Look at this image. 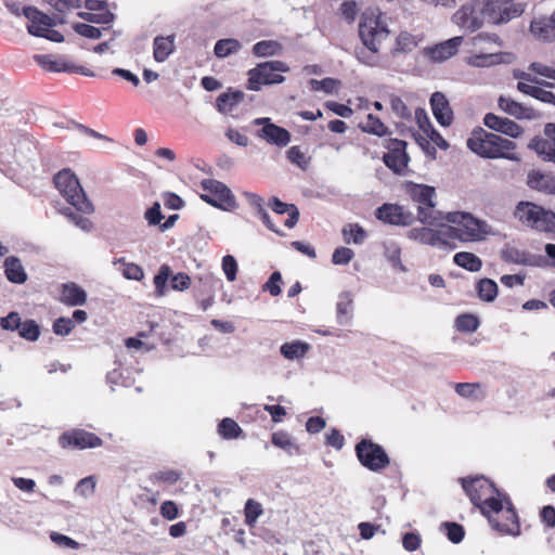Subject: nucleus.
<instances>
[{"label":"nucleus","mask_w":555,"mask_h":555,"mask_svg":"<svg viewBox=\"0 0 555 555\" xmlns=\"http://www.w3.org/2000/svg\"><path fill=\"white\" fill-rule=\"evenodd\" d=\"M356 57L367 66L374 67L379 64L378 50H369L365 46L356 49Z\"/></svg>","instance_id":"5fc2aeb1"},{"label":"nucleus","mask_w":555,"mask_h":555,"mask_svg":"<svg viewBox=\"0 0 555 555\" xmlns=\"http://www.w3.org/2000/svg\"><path fill=\"white\" fill-rule=\"evenodd\" d=\"M243 99V93L241 91L232 92V93H222L217 99V109L220 113H229L232 108L240 103Z\"/></svg>","instance_id":"49530a36"},{"label":"nucleus","mask_w":555,"mask_h":555,"mask_svg":"<svg viewBox=\"0 0 555 555\" xmlns=\"http://www.w3.org/2000/svg\"><path fill=\"white\" fill-rule=\"evenodd\" d=\"M383 159L385 165L396 172L401 171L408 165L406 153L388 152L384 155Z\"/></svg>","instance_id":"3c124183"},{"label":"nucleus","mask_w":555,"mask_h":555,"mask_svg":"<svg viewBox=\"0 0 555 555\" xmlns=\"http://www.w3.org/2000/svg\"><path fill=\"white\" fill-rule=\"evenodd\" d=\"M218 434L225 440H232L241 437L243 429L233 418L225 417L218 425Z\"/></svg>","instance_id":"ea45409f"},{"label":"nucleus","mask_w":555,"mask_h":555,"mask_svg":"<svg viewBox=\"0 0 555 555\" xmlns=\"http://www.w3.org/2000/svg\"><path fill=\"white\" fill-rule=\"evenodd\" d=\"M467 147L482 158H490L493 153L491 152L490 132L482 128L475 129L466 142Z\"/></svg>","instance_id":"6ab92c4d"},{"label":"nucleus","mask_w":555,"mask_h":555,"mask_svg":"<svg viewBox=\"0 0 555 555\" xmlns=\"http://www.w3.org/2000/svg\"><path fill=\"white\" fill-rule=\"evenodd\" d=\"M289 67L282 61H269L258 64L248 72L247 88L259 91L264 85L282 83L285 78L281 73H286Z\"/></svg>","instance_id":"20e7f679"},{"label":"nucleus","mask_w":555,"mask_h":555,"mask_svg":"<svg viewBox=\"0 0 555 555\" xmlns=\"http://www.w3.org/2000/svg\"><path fill=\"white\" fill-rule=\"evenodd\" d=\"M283 47L275 40H262L253 47V52L258 57L280 55Z\"/></svg>","instance_id":"58836bf2"},{"label":"nucleus","mask_w":555,"mask_h":555,"mask_svg":"<svg viewBox=\"0 0 555 555\" xmlns=\"http://www.w3.org/2000/svg\"><path fill=\"white\" fill-rule=\"evenodd\" d=\"M64 216L69 222L80 228L83 231H89L92 228V221L87 215L94 210H62Z\"/></svg>","instance_id":"c03bdc74"},{"label":"nucleus","mask_w":555,"mask_h":555,"mask_svg":"<svg viewBox=\"0 0 555 555\" xmlns=\"http://www.w3.org/2000/svg\"><path fill=\"white\" fill-rule=\"evenodd\" d=\"M483 11L485 21L501 25L520 16L524 13L522 4L513 0H477Z\"/></svg>","instance_id":"39448f33"},{"label":"nucleus","mask_w":555,"mask_h":555,"mask_svg":"<svg viewBox=\"0 0 555 555\" xmlns=\"http://www.w3.org/2000/svg\"><path fill=\"white\" fill-rule=\"evenodd\" d=\"M388 29L374 11L365 12L359 24V35L369 50H379V44L388 37Z\"/></svg>","instance_id":"0eeeda50"},{"label":"nucleus","mask_w":555,"mask_h":555,"mask_svg":"<svg viewBox=\"0 0 555 555\" xmlns=\"http://www.w3.org/2000/svg\"><path fill=\"white\" fill-rule=\"evenodd\" d=\"M478 297L487 302H492L498 296V284L491 279H481L476 286Z\"/></svg>","instance_id":"79ce46f5"},{"label":"nucleus","mask_w":555,"mask_h":555,"mask_svg":"<svg viewBox=\"0 0 555 555\" xmlns=\"http://www.w3.org/2000/svg\"><path fill=\"white\" fill-rule=\"evenodd\" d=\"M353 257L354 253L352 249L348 247H338L332 255V262L338 266L348 264Z\"/></svg>","instance_id":"680f3d73"},{"label":"nucleus","mask_w":555,"mask_h":555,"mask_svg":"<svg viewBox=\"0 0 555 555\" xmlns=\"http://www.w3.org/2000/svg\"><path fill=\"white\" fill-rule=\"evenodd\" d=\"M282 275L279 271H274L263 285V291L269 292L271 296L281 294Z\"/></svg>","instance_id":"338daca9"},{"label":"nucleus","mask_w":555,"mask_h":555,"mask_svg":"<svg viewBox=\"0 0 555 555\" xmlns=\"http://www.w3.org/2000/svg\"><path fill=\"white\" fill-rule=\"evenodd\" d=\"M165 216L162 214V210H145V219L147 220L150 225H159V230L162 232L172 228L176 221L179 219V215L169 216L164 223L162 220Z\"/></svg>","instance_id":"4c0bfd02"},{"label":"nucleus","mask_w":555,"mask_h":555,"mask_svg":"<svg viewBox=\"0 0 555 555\" xmlns=\"http://www.w3.org/2000/svg\"><path fill=\"white\" fill-rule=\"evenodd\" d=\"M509 53L479 50V53L468 56L466 62L474 67H490L496 64L507 63L509 62Z\"/></svg>","instance_id":"412c9836"},{"label":"nucleus","mask_w":555,"mask_h":555,"mask_svg":"<svg viewBox=\"0 0 555 555\" xmlns=\"http://www.w3.org/2000/svg\"><path fill=\"white\" fill-rule=\"evenodd\" d=\"M454 325L459 332L474 333L479 326V319L470 313H463L456 317Z\"/></svg>","instance_id":"de8ad7c7"},{"label":"nucleus","mask_w":555,"mask_h":555,"mask_svg":"<svg viewBox=\"0 0 555 555\" xmlns=\"http://www.w3.org/2000/svg\"><path fill=\"white\" fill-rule=\"evenodd\" d=\"M548 124L544 127L547 139L534 138L528 147L533 150L543 160L555 164V131L548 130Z\"/></svg>","instance_id":"dca6fc26"},{"label":"nucleus","mask_w":555,"mask_h":555,"mask_svg":"<svg viewBox=\"0 0 555 555\" xmlns=\"http://www.w3.org/2000/svg\"><path fill=\"white\" fill-rule=\"evenodd\" d=\"M490 144H491V159L505 158L508 160H519L518 156L513 153L516 149V143L505 139L501 135L490 132Z\"/></svg>","instance_id":"4be33fe9"},{"label":"nucleus","mask_w":555,"mask_h":555,"mask_svg":"<svg viewBox=\"0 0 555 555\" xmlns=\"http://www.w3.org/2000/svg\"><path fill=\"white\" fill-rule=\"evenodd\" d=\"M78 16L88 23L108 25L113 23L115 15L109 11H103L100 13L79 12Z\"/></svg>","instance_id":"603ef678"},{"label":"nucleus","mask_w":555,"mask_h":555,"mask_svg":"<svg viewBox=\"0 0 555 555\" xmlns=\"http://www.w3.org/2000/svg\"><path fill=\"white\" fill-rule=\"evenodd\" d=\"M59 444L62 449L83 450L99 448L103 444V440L94 433L81 428H74L60 435Z\"/></svg>","instance_id":"1a4fd4ad"},{"label":"nucleus","mask_w":555,"mask_h":555,"mask_svg":"<svg viewBox=\"0 0 555 555\" xmlns=\"http://www.w3.org/2000/svg\"><path fill=\"white\" fill-rule=\"evenodd\" d=\"M309 85L312 91L333 93L338 87V81L333 78H324L322 80L311 79Z\"/></svg>","instance_id":"4d7b16f0"},{"label":"nucleus","mask_w":555,"mask_h":555,"mask_svg":"<svg viewBox=\"0 0 555 555\" xmlns=\"http://www.w3.org/2000/svg\"><path fill=\"white\" fill-rule=\"evenodd\" d=\"M182 476V473L176 469L159 470L150 476V480L153 483H164L172 486L177 483Z\"/></svg>","instance_id":"09e8293b"},{"label":"nucleus","mask_w":555,"mask_h":555,"mask_svg":"<svg viewBox=\"0 0 555 555\" xmlns=\"http://www.w3.org/2000/svg\"><path fill=\"white\" fill-rule=\"evenodd\" d=\"M175 35L156 36L153 40V57L156 62H165L176 49Z\"/></svg>","instance_id":"a878e982"},{"label":"nucleus","mask_w":555,"mask_h":555,"mask_svg":"<svg viewBox=\"0 0 555 555\" xmlns=\"http://www.w3.org/2000/svg\"><path fill=\"white\" fill-rule=\"evenodd\" d=\"M531 33L544 40H555V12L550 17H541L531 22Z\"/></svg>","instance_id":"c85d7f7f"},{"label":"nucleus","mask_w":555,"mask_h":555,"mask_svg":"<svg viewBox=\"0 0 555 555\" xmlns=\"http://www.w3.org/2000/svg\"><path fill=\"white\" fill-rule=\"evenodd\" d=\"M422 228L413 229L415 238L431 246L449 245L455 240H476L483 233L485 223L465 211L417 210Z\"/></svg>","instance_id":"f257e3e1"},{"label":"nucleus","mask_w":555,"mask_h":555,"mask_svg":"<svg viewBox=\"0 0 555 555\" xmlns=\"http://www.w3.org/2000/svg\"><path fill=\"white\" fill-rule=\"evenodd\" d=\"M73 29L78 35L90 39H99L102 36V31L99 28L85 23L74 24Z\"/></svg>","instance_id":"e2e57ef3"},{"label":"nucleus","mask_w":555,"mask_h":555,"mask_svg":"<svg viewBox=\"0 0 555 555\" xmlns=\"http://www.w3.org/2000/svg\"><path fill=\"white\" fill-rule=\"evenodd\" d=\"M170 273H171V270H170L169 266L163 264L160 267L158 273L154 276L155 289H156V293L160 296L165 294L166 284L170 276Z\"/></svg>","instance_id":"13d9d810"},{"label":"nucleus","mask_w":555,"mask_h":555,"mask_svg":"<svg viewBox=\"0 0 555 555\" xmlns=\"http://www.w3.org/2000/svg\"><path fill=\"white\" fill-rule=\"evenodd\" d=\"M527 184L530 189L555 194V176L531 170L527 176Z\"/></svg>","instance_id":"393cba45"},{"label":"nucleus","mask_w":555,"mask_h":555,"mask_svg":"<svg viewBox=\"0 0 555 555\" xmlns=\"http://www.w3.org/2000/svg\"><path fill=\"white\" fill-rule=\"evenodd\" d=\"M446 534L452 543H460L465 535V530L462 525L456 522H444Z\"/></svg>","instance_id":"052dcab7"},{"label":"nucleus","mask_w":555,"mask_h":555,"mask_svg":"<svg viewBox=\"0 0 555 555\" xmlns=\"http://www.w3.org/2000/svg\"><path fill=\"white\" fill-rule=\"evenodd\" d=\"M360 128L362 131L375 134L377 137H383L387 134L388 128L385 124L374 116L373 114H369L363 122L360 124Z\"/></svg>","instance_id":"a18cd8bd"},{"label":"nucleus","mask_w":555,"mask_h":555,"mask_svg":"<svg viewBox=\"0 0 555 555\" xmlns=\"http://www.w3.org/2000/svg\"><path fill=\"white\" fill-rule=\"evenodd\" d=\"M389 104L392 113L401 119L410 120L412 118V112L402 101L401 98L395 94L389 95Z\"/></svg>","instance_id":"864d4df0"},{"label":"nucleus","mask_w":555,"mask_h":555,"mask_svg":"<svg viewBox=\"0 0 555 555\" xmlns=\"http://www.w3.org/2000/svg\"><path fill=\"white\" fill-rule=\"evenodd\" d=\"M75 327L74 321L69 318L61 317L53 322V332L56 335L65 336L68 335Z\"/></svg>","instance_id":"69168bd1"},{"label":"nucleus","mask_w":555,"mask_h":555,"mask_svg":"<svg viewBox=\"0 0 555 555\" xmlns=\"http://www.w3.org/2000/svg\"><path fill=\"white\" fill-rule=\"evenodd\" d=\"M430 105L436 120L443 127H448L453 121V112L449 101L441 92H435L430 96Z\"/></svg>","instance_id":"a211bd4d"},{"label":"nucleus","mask_w":555,"mask_h":555,"mask_svg":"<svg viewBox=\"0 0 555 555\" xmlns=\"http://www.w3.org/2000/svg\"><path fill=\"white\" fill-rule=\"evenodd\" d=\"M38 65L50 72L73 73L78 69L76 65L69 63L65 56L38 54L34 56Z\"/></svg>","instance_id":"5701e85b"},{"label":"nucleus","mask_w":555,"mask_h":555,"mask_svg":"<svg viewBox=\"0 0 555 555\" xmlns=\"http://www.w3.org/2000/svg\"><path fill=\"white\" fill-rule=\"evenodd\" d=\"M376 219L390 225H411L414 216L410 210H375Z\"/></svg>","instance_id":"b1692460"},{"label":"nucleus","mask_w":555,"mask_h":555,"mask_svg":"<svg viewBox=\"0 0 555 555\" xmlns=\"http://www.w3.org/2000/svg\"><path fill=\"white\" fill-rule=\"evenodd\" d=\"M271 442L274 447L286 451L288 454L298 453L299 448L291 437V435L284 430H279L272 434Z\"/></svg>","instance_id":"e433bc0d"},{"label":"nucleus","mask_w":555,"mask_h":555,"mask_svg":"<svg viewBox=\"0 0 555 555\" xmlns=\"http://www.w3.org/2000/svg\"><path fill=\"white\" fill-rule=\"evenodd\" d=\"M344 242L347 244H362L366 238V232L358 223H348L341 230Z\"/></svg>","instance_id":"37998d69"},{"label":"nucleus","mask_w":555,"mask_h":555,"mask_svg":"<svg viewBox=\"0 0 555 555\" xmlns=\"http://www.w3.org/2000/svg\"><path fill=\"white\" fill-rule=\"evenodd\" d=\"M4 272L7 279L15 284H23L27 280V274L17 257L10 256L4 260Z\"/></svg>","instance_id":"7c9ffc66"},{"label":"nucleus","mask_w":555,"mask_h":555,"mask_svg":"<svg viewBox=\"0 0 555 555\" xmlns=\"http://www.w3.org/2000/svg\"><path fill=\"white\" fill-rule=\"evenodd\" d=\"M515 218L540 232H555L554 210H515Z\"/></svg>","instance_id":"9b49d317"},{"label":"nucleus","mask_w":555,"mask_h":555,"mask_svg":"<svg viewBox=\"0 0 555 555\" xmlns=\"http://www.w3.org/2000/svg\"><path fill=\"white\" fill-rule=\"evenodd\" d=\"M310 345L301 340L285 343L280 347L281 354L287 360H298L305 358L310 350Z\"/></svg>","instance_id":"2f4dec72"},{"label":"nucleus","mask_w":555,"mask_h":555,"mask_svg":"<svg viewBox=\"0 0 555 555\" xmlns=\"http://www.w3.org/2000/svg\"><path fill=\"white\" fill-rule=\"evenodd\" d=\"M420 40V38L408 31H401L396 39L395 48L391 50L392 55L412 52L417 47Z\"/></svg>","instance_id":"72a5a7b5"},{"label":"nucleus","mask_w":555,"mask_h":555,"mask_svg":"<svg viewBox=\"0 0 555 555\" xmlns=\"http://www.w3.org/2000/svg\"><path fill=\"white\" fill-rule=\"evenodd\" d=\"M463 40L462 36H456L434 47L425 48L423 52L433 62H443L456 54Z\"/></svg>","instance_id":"4468645a"},{"label":"nucleus","mask_w":555,"mask_h":555,"mask_svg":"<svg viewBox=\"0 0 555 555\" xmlns=\"http://www.w3.org/2000/svg\"><path fill=\"white\" fill-rule=\"evenodd\" d=\"M24 15L30 22L27 26L28 33L36 37H44L48 28L55 25L54 21L49 15L43 14L33 7L25 8Z\"/></svg>","instance_id":"2eb2a0df"},{"label":"nucleus","mask_w":555,"mask_h":555,"mask_svg":"<svg viewBox=\"0 0 555 555\" xmlns=\"http://www.w3.org/2000/svg\"><path fill=\"white\" fill-rule=\"evenodd\" d=\"M237 269V262L233 256L227 255L222 258V270L229 282L236 280Z\"/></svg>","instance_id":"0e129e2a"},{"label":"nucleus","mask_w":555,"mask_h":555,"mask_svg":"<svg viewBox=\"0 0 555 555\" xmlns=\"http://www.w3.org/2000/svg\"><path fill=\"white\" fill-rule=\"evenodd\" d=\"M470 43L474 48L478 50H490V48H483V43H487L489 46H496L501 48L503 46V42L501 38L495 34L490 33H480L477 36L473 37L470 39Z\"/></svg>","instance_id":"8fccbe9b"},{"label":"nucleus","mask_w":555,"mask_h":555,"mask_svg":"<svg viewBox=\"0 0 555 555\" xmlns=\"http://www.w3.org/2000/svg\"><path fill=\"white\" fill-rule=\"evenodd\" d=\"M406 191L411 198L420 205V208H435L436 190L434 186L425 184L411 183L406 186Z\"/></svg>","instance_id":"aec40b11"},{"label":"nucleus","mask_w":555,"mask_h":555,"mask_svg":"<svg viewBox=\"0 0 555 555\" xmlns=\"http://www.w3.org/2000/svg\"><path fill=\"white\" fill-rule=\"evenodd\" d=\"M514 78L518 79L519 81L526 82L528 85L533 86H544L546 88H554L555 83L542 79H538L535 76L531 75L530 73L522 72V70H515L514 72Z\"/></svg>","instance_id":"bf43d9fd"},{"label":"nucleus","mask_w":555,"mask_h":555,"mask_svg":"<svg viewBox=\"0 0 555 555\" xmlns=\"http://www.w3.org/2000/svg\"><path fill=\"white\" fill-rule=\"evenodd\" d=\"M253 124L262 126L258 131V137L266 140L269 144L284 147L291 142V133L285 128L271 122L270 118H256Z\"/></svg>","instance_id":"f8f14e48"},{"label":"nucleus","mask_w":555,"mask_h":555,"mask_svg":"<svg viewBox=\"0 0 555 555\" xmlns=\"http://www.w3.org/2000/svg\"><path fill=\"white\" fill-rule=\"evenodd\" d=\"M55 188L62 197L74 208H92L78 178L70 169L59 171L53 178Z\"/></svg>","instance_id":"7ed1b4c3"},{"label":"nucleus","mask_w":555,"mask_h":555,"mask_svg":"<svg viewBox=\"0 0 555 555\" xmlns=\"http://www.w3.org/2000/svg\"><path fill=\"white\" fill-rule=\"evenodd\" d=\"M263 514V508L261 503L254 499H248L244 506V516L245 524L249 527V529H254L256 527L258 518Z\"/></svg>","instance_id":"a19ab883"},{"label":"nucleus","mask_w":555,"mask_h":555,"mask_svg":"<svg viewBox=\"0 0 555 555\" xmlns=\"http://www.w3.org/2000/svg\"><path fill=\"white\" fill-rule=\"evenodd\" d=\"M18 334L21 337L29 341H35L38 339L40 335V330L34 320H26L24 322H21V325L18 327Z\"/></svg>","instance_id":"6e6d98bb"},{"label":"nucleus","mask_w":555,"mask_h":555,"mask_svg":"<svg viewBox=\"0 0 555 555\" xmlns=\"http://www.w3.org/2000/svg\"><path fill=\"white\" fill-rule=\"evenodd\" d=\"M360 464L371 472H382L390 464V459L384 448L370 439H361L354 448Z\"/></svg>","instance_id":"423d86ee"},{"label":"nucleus","mask_w":555,"mask_h":555,"mask_svg":"<svg viewBox=\"0 0 555 555\" xmlns=\"http://www.w3.org/2000/svg\"><path fill=\"white\" fill-rule=\"evenodd\" d=\"M452 21L461 29L474 33L485 23L483 11L479 8L477 0H472L453 14Z\"/></svg>","instance_id":"9d476101"},{"label":"nucleus","mask_w":555,"mask_h":555,"mask_svg":"<svg viewBox=\"0 0 555 555\" xmlns=\"http://www.w3.org/2000/svg\"><path fill=\"white\" fill-rule=\"evenodd\" d=\"M201 185L204 191L201 196L207 204L216 208H224V205L230 208L237 206L235 196L224 183L214 179H206L202 181Z\"/></svg>","instance_id":"6e6552de"},{"label":"nucleus","mask_w":555,"mask_h":555,"mask_svg":"<svg viewBox=\"0 0 555 555\" xmlns=\"http://www.w3.org/2000/svg\"><path fill=\"white\" fill-rule=\"evenodd\" d=\"M483 124L489 129L512 138H518L522 133V129L518 124L508 118L499 117L492 113H488L485 116Z\"/></svg>","instance_id":"f3484780"},{"label":"nucleus","mask_w":555,"mask_h":555,"mask_svg":"<svg viewBox=\"0 0 555 555\" xmlns=\"http://www.w3.org/2000/svg\"><path fill=\"white\" fill-rule=\"evenodd\" d=\"M61 301L67 306H82L87 301L86 292L75 283H66L61 286Z\"/></svg>","instance_id":"cd10ccee"},{"label":"nucleus","mask_w":555,"mask_h":555,"mask_svg":"<svg viewBox=\"0 0 555 555\" xmlns=\"http://www.w3.org/2000/svg\"><path fill=\"white\" fill-rule=\"evenodd\" d=\"M263 223L273 232L282 234L280 224H284L288 229L296 225L299 219V210H272L270 216L266 210H258Z\"/></svg>","instance_id":"ddd939ff"},{"label":"nucleus","mask_w":555,"mask_h":555,"mask_svg":"<svg viewBox=\"0 0 555 555\" xmlns=\"http://www.w3.org/2000/svg\"><path fill=\"white\" fill-rule=\"evenodd\" d=\"M499 107L506 114L517 119H530L533 117V109L514 101L507 96H500L498 101Z\"/></svg>","instance_id":"bb28decb"},{"label":"nucleus","mask_w":555,"mask_h":555,"mask_svg":"<svg viewBox=\"0 0 555 555\" xmlns=\"http://www.w3.org/2000/svg\"><path fill=\"white\" fill-rule=\"evenodd\" d=\"M50 539L52 542H54L59 546H63L66 548H72V550L79 548V543L77 541H75L74 539H72L65 534H62L60 532L52 531L50 533Z\"/></svg>","instance_id":"774afa93"},{"label":"nucleus","mask_w":555,"mask_h":555,"mask_svg":"<svg viewBox=\"0 0 555 555\" xmlns=\"http://www.w3.org/2000/svg\"><path fill=\"white\" fill-rule=\"evenodd\" d=\"M242 49L238 40L233 38L220 39L216 42L214 53L219 59L228 57L231 54L237 53Z\"/></svg>","instance_id":"c9c22d12"},{"label":"nucleus","mask_w":555,"mask_h":555,"mask_svg":"<svg viewBox=\"0 0 555 555\" xmlns=\"http://www.w3.org/2000/svg\"><path fill=\"white\" fill-rule=\"evenodd\" d=\"M453 261L459 267H462L470 272H478L482 267L481 259L473 253L460 251L453 257Z\"/></svg>","instance_id":"f704fd0d"},{"label":"nucleus","mask_w":555,"mask_h":555,"mask_svg":"<svg viewBox=\"0 0 555 555\" xmlns=\"http://www.w3.org/2000/svg\"><path fill=\"white\" fill-rule=\"evenodd\" d=\"M460 482L470 502L494 530L509 535L520 533L519 518L511 498L501 493L492 481L480 476L460 478Z\"/></svg>","instance_id":"f03ea898"},{"label":"nucleus","mask_w":555,"mask_h":555,"mask_svg":"<svg viewBox=\"0 0 555 555\" xmlns=\"http://www.w3.org/2000/svg\"><path fill=\"white\" fill-rule=\"evenodd\" d=\"M455 392L466 399L482 400L486 392L482 390L480 383H456L454 384Z\"/></svg>","instance_id":"473e14b6"},{"label":"nucleus","mask_w":555,"mask_h":555,"mask_svg":"<svg viewBox=\"0 0 555 555\" xmlns=\"http://www.w3.org/2000/svg\"><path fill=\"white\" fill-rule=\"evenodd\" d=\"M544 86L528 85L522 81H518L517 90L526 95H530L543 103L555 105V93L544 89Z\"/></svg>","instance_id":"c756f323"}]
</instances>
